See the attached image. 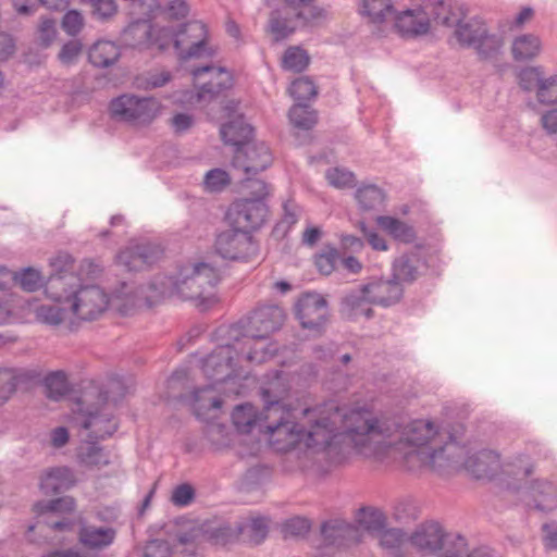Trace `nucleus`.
<instances>
[{"label":"nucleus","instance_id":"obj_1","mask_svg":"<svg viewBox=\"0 0 557 557\" xmlns=\"http://www.w3.org/2000/svg\"><path fill=\"white\" fill-rule=\"evenodd\" d=\"M348 429L352 455L412 473L449 478L466 471L491 479L500 469L499 455L490 449L472 453V423L465 420H352Z\"/></svg>","mask_w":557,"mask_h":557},{"label":"nucleus","instance_id":"obj_2","mask_svg":"<svg viewBox=\"0 0 557 557\" xmlns=\"http://www.w3.org/2000/svg\"><path fill=\"white\" fill-rule=\"evenodd\" d=\"M205 420L202 441L218 451L239 445L242 457L255 455L261 441L289 454L300 469L315 463L341 466L349 460V420Z\"/></svg>","mask_w":557,"mask_h":557},{"label":"nucleus","instance_id":"obj_3","mask_svg":"<svg viewBox=\"0 0 557 557\" xmlns=\"http://www.w3.org/2000/svg\"><path fill=\"white\" fill-rule=\"evenodd\" d=\"M219 280L218 271L209 263H187L180 269L175 281L169 280L170 294L195 301L197 307L206 310L215 302L214 287Z\"/></svg>","mask_w":557,"mask_h":557},{"label":"nucleus","instance_id":"obj_4","mask_svg":"<svg viewBox=\"0 0 557 557\" xmlns=\"http://www.w3.org/2000/svg\"><path fill=\"white\" fill-rule=\"evenodd\" d=\"M290 385L287 375L283 371H274L272 374H267V381L261 387V398L264 404V409L277 407L282 413L293 414L300 411L304 416L314 414L318 418H332L339 416V418H348V412L342 408L339 404L334 400H327L314 407L297 406L294 407L285 401L288 396Z\"/></svg>","mask_w":557,"mask_h":557},{"label":"nucleus","instance_id":"obj_5","mask_svg":"<svg viewBox=\"0 0 557 557\" xmlns=\"http://www.w3.org/2000/svg\"><path fill=\"white\" fill-rule=\"evenodd\" d=\"M127 393L122 381L113 379L104 384L89 383L71 399V409L83 418L108 416Z\"/></svg>","mask_w":557,"mask_h":557},{"label":"nucleus","instance_id":"obj_6","mask_svg":"<svg viewBox=\"0 0 557 557\" xmlns=\"http://www.w3.org/2000/svg\"><path fill=\"white\" fill-rule=\"evenodd\" d=\"M414 5L395 14V28L403 37L425 35L431 24L442 25L448 4L443 0H413Z\"/></svg>","mask_w":557,"mask_h":557},{"label":"nucleus","instance_id":"obj_7","mask_svg":"<svg viewBox=\"0 0 557 557\" xmlns=\"http://www.w3.org/2000/svg\"><path fill=\"white\" fill-rule=\"evenodd\" d=\"M240 368L238 348L233 345V342L218 346L202 360L201 364L205 376L221 386L239 376Z\"/></svg>","mask_w":557,"mask_h":557},{"label":"nucleus","instance_id":"obj_8","mask_svg":"<svg viewBox=\"0 0 557 557\" xmlns=\"http://www.w3.org/2000/svg\"><path fill=\"white\" fill-rule=\"evenodd\" d=\"M178 401L197 418L203 416L214 418L224 413L226 391L219 384L210 383L194 387L186 394H181Z\"/></svg>","mask_w":557,"mask_h":557},{"label":"nucleus","instance_id":"obj_9","mask_svg":"<svg viewBox=\"0 0 557 557\" xmlns=\"http://www.w3.org/2000/svg\"><path fill=\"white\" fill-rule=\"evenodd\" d=\"M160 110V102L152 97L139 98L133 95H122L110 103L112 116L135 125L150 124Z\"/></svg>","mask_w":557,"mask_h":557},{"label":"nucleus","instance_id":"obj_10","mask_svg":"<svg viewBox=\"0 0 557 557\" xmlns=\"http://www.w3.org/2000/svg\"><path fill=\"white\" fill-rule=\"evenodd\" d=\"M111 297L98 285H85L76 288L69 302L71 312L82 321L99 319L109 308Z\"/></svg>","mask_w":557,"mask_h":557},{"label":"nucleus","instance_id":"obj_11","mask_svg":"<svg viewBox=\"0 0 557 557\" xmlns=\"http://www.w3.org/2000/svg\"><path fill=\"white\" fill-rule=\"evenodd\" d=\"M166 296V290H158L157 284L133 287L125 283L111 297L110 305L121 314H132L141 308H149Z\"/></svg>","mask_w":557,"mask_h":557},{"label":"nucleus","instance_id":"obj_12","mask_svg":"<svg viewBox=\"0 0 557 557\" xmlns=\"http://www.w3.org/2000/svg\"><path fill=\"white\" fill-rule=\"evenodd\" d=\"M228 336L233 341V345L238 348L242 366L244 361L263 363L277 351L275 344L267 342L268 337H258V333L255 332L242 334L240 327L237 325L230 327Z\"/></svg>","mask_w":557,"mask_h":557},{"label":"nucleus","instance_id":"obj_13","mask_svg":"<svg viewBox=\"0 0 557 557\" xmlns=\"http://www.w3.org/2000/svg\"><path fill=\"white\" fill-rule=\"evenodd\" d=\"M207 26L199 21H191L184 24L178 32L172 30V38L169 44L173 41L174 48L182 60L191 58H200L207 51Z\"/></svg>","mask_w":557,"mask_h":557},{"label":"nucleus","instance_id":"obj_14","mask_svg":"<svg viewBox=\"0 0 557 557\" xmlns=\"http://www.w3.org/2000/svg\"><path fill=\"white\" fill-rule=\"evenodd\" d=\"M295 312L300 325L317 334H321L329 322L327 301L315 292L301 295L295 305Z\"/></svg>","mask_w":557,"mask_h":557},{"label":"nucleus","instance_id":"obj_15","mask_svg":"<svg viewBox=\"0 0 557 557\" xmlns=\"http://www.w3.org/2000/svg\"><path fill=\"white\" fill-rule=\"evenodd\" d=\"M172 38V29L162 27L154 29L149 21L138 20L131 23L122 33V41L132 48H150L157 46L163 50Z\"/></svg>","mask_w":557,"mask_h":557},{"label":"nucleus","instance_id":"obj_16","mask_svg":"<svg viewBox=\"0 0 557 557\" xmlns=\"http://www.w3.org/2000/svg\"><path fill=\"white\" fill-rule=\"evenodd\" d=\"M194 79L199 84L196 102L210 101L222 91L233 86V76L224 67L205 65L191 71Z\"/></svg>","mask_w":557,"mask_h":557},{"label":"nucleus","instance_id":"obj_17","mask_svg":"<svg viewBox=\"0 0 557 557\" xmlns=\"http://www.w3.org/2000/svg\"><path fill=\"white\" fill-rule=\"evenodd\" d=\"M268 213L263 201L258 199H239L235 201L227 211L230 224L238 230L250 234L262 225Z\"/></svg>","mask_w":557,"mask_h":557},{"label":"nucleus","instance_id":"obj_18","mask_svg":"<svg viewBox=\"0 0 557 557\" xmlns=\"http://www.w3.org/2000/svg\"><path fill=\"white\" fill-rule=\"evenodd\" d=\"M272 161V153L264 143L249 141L235 150L232 165L244 175H257L268 169Z\"/></svg>","mask_w":557,"mask_h":557},{"label":"nucleus","instance_id":"obj_19","mask_svg":"<svg viewBox=\"0 0 557 557\" xmlns=\"http://www.w3.org/2000/svg\"><path fill=\"white\" fill-rule=\"evenodd\" d=\"M442 26L455 27V38L460 46L468 48H472L478 42L486 28L482 20L466 18L460 10H454L450 5H448V12L443 15Z\"/></svg>","mask_w":557,"mask_h":557},{"label":"nucleus","instance_id":"obj_20","mask_svg":"<svg viewBox=\"0 0 557 557\" xmlns=\"http://www.w3.org/2000/svg\"><path fill=\"white\" fill-rule=\"evenodd\" d=\"M163 255L158 244L150 242L129 244L117 255V262L131 272L143 271L156 263Z\"/></svg>","mask_w":557,"mask_h":557},{"label":"nucleus","instance_id":"obj_21","mask_svg":"<svg viewBox=\"0 0 557 557\" xmlns=\"http://www.w3.org/2000/svg\"><path fill=\"white\" fill-rule=\"evenodd\" d=\"M214 246L220 256L231 260L246 258L255 251L251 235L233 226L218 234Z\"/></svg>","mask_w":557,"mask_h":557},{"label":"nucleus","instance_id":"obj_22","mask_svg":"<svg viewBox=\"0 0 557 557\" xmlns=\"http://www.w3.org/2000/svg\"><path fill=\"white\" fill-rule=\"evenodd\" d=\"M321 535L326 546L346 548L360 543L363 531L356 524L334 519L322 523Z\"/></svg>","mask_w":557,"mask_h":557},{"label":"nucleus","instance_id":"obj_23","mask_svg":"<svg viewBox=\"0 0 557 557\" xmlns=\"http://www.w3.org/2000/svg\"><path fill=\"white\" fill-rule=\"evenodd\" d=\"M363 292L372 305L389 307L397 304L404 295V288L394 276L391 278L372 277L363 284Z\"/></svg>","mask_w":557,"mask_h":557},{"label":"nucleus","instance_id":"obj_24","mask_svg":"<svg viewBox=\"0 0 557 557\" xmlns=\"http://www.w3.org/2000/svg\"><path fill=\"white\" fill-rule=\"evenodd\" d=\"M115 537L116 530L112 527H97L83 519L78 522V543L88 550L101 552L110 547L114 543Z\"/></svg>","mask_w":557,"mask_h":557},{"label":"nucleus","instance_id":"obj_25","mask_svg":"<svg viewBox=\"0 0 557 557\" xmlns=\"http://www.w3.org/2000/svg\"><path fill=\"white\" fill-rule=\"evenodd\" d=\"M457 534H446L437 522L421 525L410 537L411 544L425 554H434L447 546Z\"/></svg>","mask_w":557,"mask_h":557},{"label":"nucleus","instance_id":"obj_26","mask_svg":"<svg viewBox=\"0 0 557 557\" xmlns=\"http://www.w3.org/2000/svg\"><path fill=\"white\" fill-rule=\"evenodd\" d=\"M284 320V310L276 305H270L258 307L252 312L249 323L255 333H258V337H268L283 325Z\"/></svg>","mask_w":557,"mask_h":557},{"label":"nucleus","instance_id":"obj_27","mask_svg":"<svg viewBox=\"0 0 557 557\" xmlns=\"http://www.w3.org/2000/svg\"><path fill=\"white\" fill-rule=\"evenodd\" d=\"M301 25L300 18L294 16L286 8L271 12L268 23V32L274 41H281L289 37Z\"/></svg>","mask_w":557,"mask_h":557},{"label":"nucleus","instance_id":"obj_28","mask_svg":"<svg viewBox=\"0 0 557 557\" xmlns=\"http://www.w3.org/2000/svg\"><path fill=\"white\" fill-rule=\"evenodd\" d=\"M523 493L531 497L535 507L542 511H552L557 507V488L548 481L536 480L523 487Z\"/></svg>","mask_w":557,"mask_h":557},{"label":"nucleus","instance_id":"obj_29","mask_svg":"<svg viewBox=\"0 0 557 557\" xmlns=\"http://www.w3.org/2000/svg\"><path fill=\"white\" fill-rule=\"evenodd\" d=\"M75 484L73 471L67 467L53 468L41 479L40 488L46 495L59 494Z\"/></svg>","mask_w":557,"mask_h":557},{"label":"nucleus","instance_id":"obj_30","mask_svg":"<svg viewBox=\"0 0 557 557\" xmlns=\"http://www.w3.org/2000/svg\"><path fill=\"white\" fill-rule=\"evenodd\" d=\"M424 262L418 253H405L394 261L393 276L399 283H412L419 277Z\"/></svg>","mask_w":557,"mask_h":557},{"label":"nucleus","instance_id":"obj_31","mask_svg":"<svg viewBox=\"0 0 557 557\" xmlns=\"http://www.w3.org/2000/svg\"><path fill=\"white\" fill-rule=\"evenodd\" d=\"M284 8L300 18L301 25H310L325 18L326 12L315 4V0H282Z\"/></svg>","mask_w":557,"mask_h":557},{"label":"nucleus","instance_id":"obj_32","mask_svg":"<svg viewBox=\"0 0 557 557\" xmlns=\"http://www.w3.org/2000/svg\"><path fill=\"white\" fill-rule=\"evenodd\" d=\"M74 274L53 275L51 274L45 283L46 295L57 302H66L71 300V295L76 290Z\"/></svg>","mask_w":557,"mask_h":557},{"label":"nucleus","instance_id":"obj_33","mask_svg":"<svg viewBox=\"0 0 557 557\" xmlns=\"http://www.w3.org/2000/svg\"><path fill=\"white\" fill-rule=\"evenodd\" d=\"M252 132L253 128L242 116L224 124L220 129L223 141L236 149L249 143Z\"/></svg>","mask_w":557,"mask_h":557},{"label":"nucleus","instance_id":"obj_34","mask_svg":"<svg viewBox=\"0 0 557 557\" xmlns=\"http://www.w3.org/2000/svg\"><path fill=\"white\" fill-rule=\"evenodd\" d=\"M368 295L363 292V285L359 289L351 290L342 300V309L349 318L364 317L371 319L374 314Z\"/></svg>","mask_w":557,"mask_h":557},{"label":"nucleus","instance_id":"obj_35","mask_svg":"<svg viewBox=\"0 0 557 557\" xmlns=\"http://www.w3.org/2000/svg\"><path fill=\"white\" fill-rule=\"evenodd\" d=\"M236 531L244 542L259 545L265 540L269 527L264 518L258 517L237 523Z\"/></svg>","mask_w":557,"mask_h":557},{"label":"nucleus","instance_id":"obj_36","mask_svg":"<svg viewBox=\"0 0 557 557\" xmlns=\"http://www.w3.org/2000/svg\"><path fill=\"white\" fill-rule=\"evenodd\" d=\"M88 58L97 67H109L120 58V49L112 41L100 40L92 45Z\"/></svg>","mask_w":557,"mask_h":557},{"label":"nucleus","instance_id":"obj_37","mask_svg":"<svg viewBox=\"0 0 557 557\" xmlns=\"http://www.w3.org/2000/svg\"><path fill=\"white\" fill-rule=\"evenodd\" d=\"M376 223L396 240L411 244L417 238L413 227L396 218L380 215L376 218Z\"/></svg>","mask_w":557,"mask_h":557},{"label":"nucleus","instance_id":"obj_38","mask_svg":"<svg viewBox=\"0 0 557 557\" xmlns=\"http://www.w3.org/2000/svg\"><path fill=\"white\" fill-rule=\"evenodd\" d=\"M541 51V41L539 37L532 34H524L517 37L511 46L512 57L516 61H525L533 59Z\"/></svg>","mask_w":557,"mask_h":557},{"label":"nucleus","instance_id":"obj_39","mask_svg":"<svg viewBox=\"0 0 557 557\" xmlns=\"http://www.w3.org/2000/svg\"><path fill=\"white\" fill-rule=\"evenodd\" d=\"M504 46L503 38L496 34H491L485 28V34H483L476 44L472 47L481 59H492L498 55Z\"/></svg>","mask_w":557,"mask_h":557},{"label":"nucleus","instance_id":"obj_40","mask_svg":"<svg viewBox=\"0 0 557 557\" xmlns=\"http://www.w3.org/2000/svg\"><path fill=\"white\" fill-rule=\"evenodd\" d=\"M46 395L52 400H60L70 391L67 376L63 371L49 373L44 381Z\"/></svg>","mask_w":557,"mask_h":557},{"label":"nucleus","instance_id":"obj_41","mask_svg":"<svg viewBox=\"0 0 557 557\" xmlns=\"http://www.w3.org/2000/svg\"><path fill=\"white\" fill-rule=\"evenodd\" d=\"M361 13L373 23H381L387 16L394 14V7L391 0H363Z\"/></svg>","mask_w":557,"mask_h":557},{"label":"nucleus","instance_id":"obj_42","mask_svg":"<svg viewBox=\"0 0 557 557\" xmlns=\"http://www.w3.org/2000/svg\"><path fill=\"white\" fill-rule=\"evenodd\" d=\"M288 117L290 123L299 129L308 131L317 124V113L304 104H295L290 108Z\"/></svg>","mask_w":557,"mask_h":557},{"label":"nucleus","instance_id":"obj_43","mask_svg":"<svg viewBox=\"0 0 557 557\" xmlns=\"http://www.w3.org/2000/svg\"><path fill=\"white\" fill-rule=\"evenodd\" d=\"M356 198L361 209L369 211L377 209L384 202L385 195L377 186L367 185L357 190Z\"/></svg>","mask_w":557,"mask_h":557},{"label":"nucleus","instance_id":"obj_44","mask_svg":"<svg viewBox=\"0 0 557 557\" xmlns=\"http://www.w3.org/2000/svg\"><path fill=\"white\" fill-rule=\"evenodd\" d=\"M34 312L38 322L50 326H58L67 318L66 310L57 305H41L36 307Z\"/></svg>","mask_w":557,"mask_h":557},{"label":"nucleus","instance_id":"obj_45","mask_svg":"<svg viewBox=\"0 0 557 557\" xmlns=\"http://www.w3.org/2000/svg\"><path fill=\"white\" fill-rule=\"evenodd\" d=\"M357 522L359 529L371 533L381 532L385 527V516L382 511L371 508L360 510Z\"/></svg>","mask_w":557,"mask_h":557},{"label":"nucleus","instance_id":"obj_46","mask_svg":"<svg viewBox=\"0 0 557 557\" xmlns=\"http://www.w3.org/2000/svg\"><path fill=\"white\" fill-rule=\"evenodd\" d=\"M82 428L89 432L91 441H103L117 429L114 420H83Z\"/></svg>","mask_w":557,"mask_h":557},{"label":"nucleus","instance_id":"obj_47","mask_svg":"<svg viewBox=\"0 0 557 557\" xmlns=\"http://www.w3.org/2000/svg\"><path fill=\"white\" fill-rule=\"evenodd\" d=\"M37 1H25L22 2L21 0H13V7L16 10V12L21 15H30L35 13L39 4L46 7L49 10L53 11H63L65 10L71 0H38Z\"/></svg>","mask_w":557,"mask_h":557},{"label":"nucleus","instance_id":"obj_48","mask_svg":"<svg viewBox=\"0 0 557 557\" xmlns=\"http://www.w3.org/2000/svg\"><path fill=\"white\" fill-rule=\"evenodd\" d=\"M310 58L308 53L299 47H289L283 57V67L285 70L299 73L309 65Z\"/></svg>","mask_w":557,"mask_h":557},{"label":"nucleus","instance_id":"obj_49","mask_svg":"<svg viewBox=\"0 0 557 557\" xmlns=\"http://www.w3.org/2000/svg\"><path fill=\"white\" fill-rule=\"evenodd\" d=\"M13 282L18 284L20 287L28 293L38 290L45 285V281L40 272L34 268H26L20 273H14Z\"/></svg>","mask_w":557,"mask_h":557},{"label":"nucleus","instance_id":"obj_50","mask_svg":"<svg viewBox=\"0 0 557 557\" xmlns=\"http://www.w3.org/2000/svg\"><path fill=\"white\" fill-rule=\"evenodd\" d=\"M339 260V253L336 248L325 247L314 257V264L318 271L323 275H330L335 270Z\"/></svg>","mask_w":557,"mask_h":557},{"label":"nucleus","instance_id":"obj_51","mask_svg":"<svg viewBox=\"0 0 557 557\" xmlns=\"http://www.w3.org/2000/svg\"><path fill=\"white\" fill-rule=\"evenodd\" d=\"M39 513L42 512H72L75 509V500L73 497L65 496L47 502H38L34 506Z\"/></svg>","mask_w":557,"mask_h":557},{"label":"nucleus","instance_id":"obj_52","mask_svg":"<svg viewBox=\"0 0 557 557\" xmlns=\"http://www.w3.org/2000/svg\"><path fill=\"white\" fill-rule=\"evenodd\" d=\"M289 95L299 101L310 100L317 96V87L314 83L307 76L295 79L289 89Z\"/></svg>","mask_w":557,"mask_h":557},{"label":"nucleus","instance_id":"obj_53","mask_svg":"<svg viewBox=\"0 0 557 557\" xmlns=\"http://www.w3.org/2000/svg\"><path fill=\"white\" fill-rule=\"evenodd\" d=\"M310 521L302 517H293L282 523L281 531L284 537L304 536L310 530Z\"/></svg>","mask_w":557,"mask_h":557},{"label":"nucleus","instance_id":"obj_54","mask_svg":"<svg viewBox=\"0 0 557 557\" xmlns=\"http://www.w3.org/2000/svg\"><path fill=\"white\" fill-rule=\"evenodd\" d=\"M231 184L228 173L222 169H213L205 176V186L209 191H221Z\"/></svg>","mask_w":557,"mask_h":557},{"label":"nucleus","instance_id":"obj_55","mask_svg":"<svg viewBox=\"0 0 557 557\" xmlns=\"http://www.w3.org/2000/svg\"><path fill=\"white\" fill-rule=\"evenodd\" d=\"M17 376L11 369H0V405L7 401L14 393Z\"/></svg>","mask_w":557,"mask_h":557},{"label":"nucleus","instance_id":"obj_56","mask_svg":"<svg viewBox=\"0 0 557 557\" xmlns=\"http://www.w3.org/2000/svg\"><path fill=\"white\" fill-rule=\"evenodd\" d=\"M543 73L540 67H528L519 74V85L524 90H532L536 88L539 90L540 85L545 82Z\"/></svg>","mask_w":557,"mask_h":557},{"label":"nucleus","instance_id":"obj_57","mask_svg":"<svg viewBox=\"0 0 557 557\" xmlns=\"http://www.w3.org/2000/svg\"><path fill=\"white\" fill-rule=\"evenodd\" d=\"M255 175H245L242 181L244 188L252 196L251 199L262 201L269 195V186L262 180L253 178Z\"/></svg>","mask_w":557,"mask_h":557},{"label":"nucleus","instance_id":"obj_58","mask_svg":"<svg viewBox=\"0 0 557 557\" xmlns=\"http://www.w3.org/2000/svg\"><path fill=\"white\" fill-rule=\"evenodd\" d=\"M536 96L541 103H557V76L546 78L545 82L540 85Z\"/></svg>","mask_w":557,"mask_h":557},{"label":"nucleus","instance_id":"obj_59","mask_svg":"<svg viewBox=\"0 0 557 557\" xmlns=\"http://www.w3.org/2000/svg\"><path fill=\"white\" fill-rule=\"evenodd\" d=\"M326 178L331 185L338 188L352 187L355 184L354 173L338 168L330 169Z\"/></svg>","mask_w":557,"mask_h":557},{"label":"nucleus","instance_id":"obj_60","mask_svg":"<svg viewBox=\"0 0 557 557\" xmlns=\"http://www.w3.org/2000/svg\"><path fill=\"white\" fill-rule=\"evenodd\" d=\"M50 265L53 269V275L73 274L74 259L67 252H59L50 259Z\"/></svg>","mask_w":557,"mask_h":557},{"label":"nucleus","instance_id":"obj_61","mask_svg":"<svg viewBox=\"0 0 557 557\" xmlns=\"http://www.w3.org/2000/svg\"><path fill=\"white\" fill-rule=\"evenodd\" d=\"M195 498V490L190 484L183 483L176 486L171 496V502L178 507L188 506Z\"/></svg>","mask_w":557,"mask_h":557},{"label":"nucleus","instance_id":"obj_62","mask_svg":"<svg viewBox=\"0 0 557 557\" xmlns=\"http://www.w3.org/2000/svg\"><path fill=\"white\" fill-rule=\"evenodd\" d=\"M405 541V533L400 529L382 530L380 536V544L387 549L398 548Z\"/></svg>","mask_w":557,"mask_h":557},{"label":"nucleus","instance_id":"obj_63","mask_svg":"<svg viewBox=\"0 0 557 557\" xmlns=\"http://www.w3.org/2000/svg\"><path fill=\"white\" fill-rule=\"evenodd\" d=\"M83 25V15L76 10H71L63 16L62 27L69 35L75 36L78 34Z\"/></svg>","mask_w":557,"mask_h":557},{"label":"nucleus","instance_id":"obj_64","mask_svg":"<svg viewBox=\"0 0 557 557\" xmlns=\"http://www.w3.org/2000/svg\"><path fill=\"white\" fill-rule=\"evenodd\" d=\"M144 557H171L170 544L166 541H150L144 552Z\"/></svg>","mask_w":557,"mask_h":557}]
</instances>
